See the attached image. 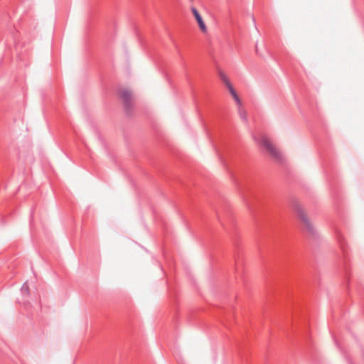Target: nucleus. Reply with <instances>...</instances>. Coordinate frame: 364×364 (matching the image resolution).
Returning <instances> with one entry per match:
<instances>
[{"label": "nucleus", "mask_w": 364, "mask_h": 364, "mask_svg": "<svg viewBox=\"0 0 364 364\" xmlns=\"http://www.w3.org/2000/svg\"><path fill=\"white\" fill-rule=\"evenodd\" d=\"M21 294L23 295H29L30 294V291H29V286L27 282H25L23 285H22V287L21 289Z\"/></svg>", "instance_id": "nucleus-7"}, {"label": "nucleus", "mask_w": 364, "mask_h": 364, "mask_svg": "<svg viewBox=\"0 0 364 364\" xmlns=\"http://www.w3.org/2000/svg\"><path fill=\"white\" fill-rule=\"evenodd\" d=\"M191 11H192V13H193V16H195L198 23V26H199L200 28L203 32H205L206 31V26H205V23L203 22V18H202L200 14H199V12L198 11V10L195 7H192L191 8Z\"/></svg>", "instance_id": "nucleus-4"}, {"label": "nucleus", "mask_w": 364, "mask_h": 364, "mask_svg": "<svg viewBox=\"0 0 364 364\" xmlns=\"http://www.w3.org/2000/svg\"><path fill=\"white\" fill-rule=\"evenodd\" d=\"M239 112H240V117L241 119L246 122L247 121V114L245 112H242V109H241V107H239Z\"/></svg>", "instance_id": "nucleus-9"}, {"label": "nucleus", "mask_w": 364, "mask_h": 364, "mask_svg": "<svg viewBox=\"0 0 364 364\" xmlns=\"http://www.w3.org/2000/svg\"><path fill=\"white\" fill-rule=\"evenodd\" d=\"M336 237H337L338 242L340 244L341 248L342 249L343 254L345 255L346 251L345 249V247H344L345 240H344L343 235L340 232L337 233Z\"/></svg>", "instance_id": "nucleus-6"}, {"label": "nucleus", "mask_w": 364, "mask_h": 364, "mask_svg": "<svg viewBox=\"0 0 364 364\" xmlns=\"http://www.w3.org/2000/svg\"><path fill=\"white\" fill-rule=\"evenodd\" d=\"M227 87L229 90L231 95L232 96V97L235 100V102H236L237 105H238V107H241L242 106L241 100L239 98L237 94L236 93V92H235V89L233 88V87L232 86V85H228V86Z\"/></svg>", "instance_id": "nucleus-5"}, {"label": "nucleus", "mask_w": 364, "mask_h": 364, "mask_svg": "<svg viewBox=\"0 0 364 364\" xmlns=\"http://www.w3.org/2000/svg\"><path fill=\"white\" fill-rule=\"evenodd\" d=\"M119 97L123 101L125 111L127 114L132 110V92L129 89H123L119 92Z\"/></svg>", "instance_id": "nucleus-3"}, {"label": "nucleus", "mask_w": 364, "mask_h": 364, "mask_svg": "<svg viewBox=\"0 0 364 364\" xmlns=\"http://www.w3.org/2000/svg\"><path fill=\"white\" fill-rule=\"evenodd\" d=\"M219 76H220V78L221 79V80L225 84V85L227 87L228 86V85H231L224 73H223L222 71H220Z\"/></svg>", "instance_id": "nucleus-8"}, {"label": "nucleus", "mask_w": 364, "mask_h": 364, "mask_svg": "<svg viewBox=\"0 0 364 364\" xmlns=\"http://www.w3.org/2000/svg\"><path fill=\"white\" fill-rule=\"evenodd\" d=\"M293 207L296 215L300 219L301 222L303 223L304 227L306 228V230L308 231L309 234L314 235L316 233V230L311 223L309 220L301 205L299 203H294Z\"/></svg>", "instance_id": "nucleus-2"}, {"label": "nucleus", "mask_w": 364, "mask_h": 364, "mask_svg": "<svg viewBox=\"0 0 364 364\" xmlns=\"http://www.w3.org/2000/svg\"><path fill=\"white\" fill-rule=\"evenodd\" d=\"M255 141L258 144V145L261 147H263L269 151V153L272 155V156L277 160L280 161L282 159V155L280 152L271 144L268 138L265 136H254Z\"/></svg>", "instance_id": "nucleus-1"}]
</instances>
